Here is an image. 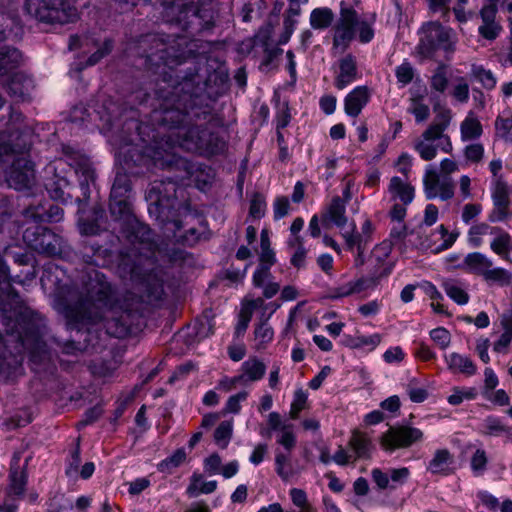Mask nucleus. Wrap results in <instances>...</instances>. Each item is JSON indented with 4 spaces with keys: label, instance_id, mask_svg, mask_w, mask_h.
<instances>
[{
    "label": "nucleus",
    "instance_id": "obj_49",
    "mask_svg": "<svg viewBox=\"0 0 512 512\" xmlns=\"http://www.w3.org/2000/svg\"><path fill=\"white\" fill-rule=\"evenodd\" d=\"M381 341V337L379 334H373L370 336H356V337H347L345 340V344L350 348H361L365 346L371 347L374 349Z\"/></svg>",
    "mask_w": 512,
    "mask_h": 512
},
{
    "label": "nucleus",
    "instance_id": "obj_32",
    "mask_svg": "<svg viewBox=\"0 0 512 512\" xmlns=\"http://www.w3.org/2000/svg\"><path fill=\"white\" fill-rule=\"evenodd\" d=\"M483 127L473 112H469L460 124V135L463 142L473 141L481 137Z\"/></svg>",
    "mask_w": 512,
    "mask_h": 512
},
{
    "label": "nucleus",
    "instance_id": "obj_43",
    "mask_svg": "<svg viewBox=\"0 0 512 512\" xmlns=\"http://www.w3.org/2000/svg\"><path fill=\"white\" fill-rule=\"evenodd\" d=\"M186 457L185 450L183 448H179L172 455L165 458L158 464V470L162 473L171 474L174 469L185 462Z\"/></svg>",
    "mask_w": 512,
    "mask_h": 512
},
{
    "label": "nucleus",
    "instance_id": "obj_50",
    "mask_svg": "<svg viewBox=\"0 0 512 512\" xmlns=\"http://www.w3.org/2000/svg\"><path fill=\"white\" fill-rule=\"evenodd\" d=\"M473 75L477 81H479L482 86L487 90H492L495 88L497 80L491 70H486L483 67H474Z\"/></svg>",
    "mask_w": 512,
    "mask_h": 512
},
{
    "label": "nucleus",
    "instance_id": "obj_59",
    "mask_svg": "<svg viewBox=\"0 0 512 512\" xmlns=\"http://www.w3.org/2000/svg\"><path fill=\"white\" fill-rule=\"evenodd\" d=\"M430 337L442 350L449 347L451 342V335L449 331L443 327H438L431 330Z\"/></svg>",
    "mask_w": 512,
    "mask_h": 512
},
{
    "label": "nucleus",
    "instance_id": "obj_54",
    "mask_svg": "<svg viewBox=\"0 0 512 512\" xmlns=\"http://www.w3.org/2000/svg\"><path fill=\"white\" fill-rule=\"evenodd\" d=\"M488 458L485 450L478 448L471 457L470 466L475 475H482L486 470Z\"/></svg>",
    "mask_w": 512,
    "mask_h": 512
},
{
    "label": "nucleus",
    "instance_id": "obj_33",
    "mask_svg": "<svg viewBox=\"0 0 512 512\" xmlns=\"http://www.w3.org/2000/svg\"><path fill=\"white\" fill-rule=\"evenodd\" d=\"M24 59L22 53L11 47L0 49V74H7L22 65Z\"/></svg>",
    "mask_w": 512,
    "mask_h": 512
},
{
    "label": "nucleus",
    "instance_id": "obj_57",
    "mask_svg": "<svg viewBox=\"0 0 512 512\" xmlns=\"http://www.w3.org/2000/svg\"><path fill=\"white\" fill-rule=\"evenodd\" d=\"M484 433L489 436H497L502 432L506 431L505 425H503L502 421L495 416H488L484 420Z\"/></svg>",
    "mask_w": 512,
    "mask_h": 512
},
{
    "label": "nucleus",
    "instance_id": "obj_51",
    "mask_svg": "<svg viewBox=\"0 0 512 512\" xmlns=\"http://www.w3.org/2000/svg\"><path fill=\"white\" fill-rule=\"evenodd\" d=\"M232 435V424L224 421L219 424L214 432V440L221 448H226Z\"/></svg>",
    "mask_w": 512,
    "mask_h": 512
},
{
    "label": "nucleus",
    "instance_id": "obj_20",
    "mask_svg": "<svg viewBox=\"0 0 512 512\" xmlns=\"http://www.w3.org/2000/svg\"><path fill=\"white\" fill-rule=\"evenodd\" d=\"M371 94L366 86H357L344 99V111L350 117H357L368 104Z\"/></svg>",
    "mask_w": 512,
    "mask_h": 512
},
{
    "label": "nucleus",
    "instance_id": "obj_53",
    "mask_svg": "<svg viewBox=\"0 0 512 512\" xmlns=\"http://www.w3.org/2000/svg\"><path fill=\"white\" fill-rule=\"evenodd\" d=\"M395 76L401 87L408 85L414 77V69L410 62L404 61L396 67Z\"/></svg>",
    "mask_w": 512,
    "mask_h": 512
},
{
    "label": "nucleus",
    "instance_id": "obj_64",
    "mask_svg": "<svg viewBox=\"0 0 512 512\" xmlns=\"http://www.w3.org/2000/svg\"><path fill=\"white\" fill-rule=\"evenodd\" d=\"M431 88L437 92L443 93L448 86V79L443 68H439L431 77Z\"/></svg>",
    "mask_w": 512,
    "mask_h": 512
},
{
    "label": "nucleus",
    "instance_id": "obj_14",
    "mask_svg": "<svg viewBox=\"0 0 512 512\" xmlns=\"http://www.w3.org/2000/svg\"><path fill=\"white\" fill-rule=\"evenodd\" d=\"M493 208L488 214L490 223L507 222L512 218V191L506 181L491 186Z\"/></svg>",
    "mask_w": 512,
    "mask_h": 512
},
{
    "label": "nucleus",
    "instance_id": "obj_39",
    "mask_svg": "<svg viewBox=\"0 0 512 512\" xmlns=\"http://www.w3.org/2000/svg\"><path fill=\"white\" fill-rule=\"evenodd\" d=\"M275 471L277 475L283 480L288 481L295 475V470L292 465L290 452L284 453L277 451L275 454Z\"/></svg>",
    "mask_w": 512,
    "mask_h": 512
},
{
    "label": "nucleus",
    "instance_id": "obj_28",
    "mask_svg": "<svg viewBox=\"0 0 512 512\" xmlns=\"http://www.w3.org/2000/svg\"><path fill=\"white\" fill-rule=\"evenodd\" d=\"M392 272V265H387L381 269H373L369 275L354 280L357 293L376 288L383 278L389 276Z\"/></svg>",
    "mask_w": 512,
    "mask_h": 512
},
{
    "label": "nucleus",
    "instance_id": "obj_45",
    "mask_svg": "<svg viewBox=\"0 0 512 512\" xmlns=\"http://www.w3.org/2000/svg\"><path fill=\"white\" fill-rule=\"evenodd\" d=\"M435 111V120L428 126V128L438 132L439 134H445V131L452 120V111L445 107H441L439 109L435 108Z\"/></svg>",
    "mask_w": 512,
    "mask_h": 512
},
{
    "label": "nucleus",
    "instance_id": "obj_17",
    "mask_svg": "<svg viewBox=\"0 0 512 512\" xmlns=\"http://www.w3.org/2000/svg\"><path fill=\"white\" fill-rule=\"evenodd\" d=\"M77 48H83L87 51H90L92 48L95 49L87 60V65L93 66L111 53L113 49V42L111 39H105L101 42L89 36L81 38L77 35H73L69 39V49L74 50Z\"/></svg>",
    "mask_w": 512,
    "mask_h": 512
},
{
    "label": "nucleus",
    "instance_id": "obj_13",
    "mask_svg": "<svg viewBox=\"0 0 512 512\" xmlns=\"http://www.w3.org/2000/svg\"><path fill=\"white\" fill-rule=\"evenodd\" d=\"M275 261V253L272 249H262L259 257V265L252 277L254 287L262 288L263 296L267 299L274 297L280 290V285L272 280V274L270 272Z\"/></svg>",
    "mask_w": 512,
    "mask_h": 512
},
{
    "label": "nucleus",
    "instance_id": "obj_27",
    "mask_svg": "<svg viewBox=\"0 0 512 512\" xmlns=\"http://www.w3.org/2000/svg\"><path fill=\"white\" fill-rule=\"evenodd\" d=\"M348 446L353 451L354 460L369 458L373 449L371 438L368 434L354 430L349 439Z\"/></svg>",
    "mask_w": 512,
    "mask_h": 512
},
{
    "label": "nucleus",
    "instance_id": "obj_31",
    "mask_svg": "<svg viewBox=\"0 0 512 512\" xmlns=\"http://www.w3.org/2000/svg\"><path fill=\"white\" fill-rule=\"evenodd\" d=\"M20 457L19 455H14L11 468H10V485H9V495H13L16 497L22 496L24 493V489L27 483V475L24 470L18 471Z\"/></svg>",
    "mask_w": 512,
    "mask_h": 512
},
{
    "label": "nucleus",
    "instance_id": "obj_44",
    "mask_svg": "<svg viewBox=\"0 0 512 512\" xmlns=\"http://www.w3.org/2000/svg\"><path fill=\"white\" fill-rule=\"evenodd\" d=\"M408 112L414 115L417 123L426 121L430 116V108L423 102V96H415L410 99Z\"/></svg>",
    "mask_w": 512,
    "mask_h": 512
},
{
    "label": "nucleus",
    "instance_id": "obj_6",
    "mask_svg": "<svg viewBox=\"0 0 512 512\" xmlns=\"http://www.w3.org/2000/svg\"><path fill=\"white\" fill-rule=\"evenodd\" d=\"M459 268L483 278L488 285L508 287L512 285V271L495 267L492 258L481 252L468 253Z\"/></svg>",
    "mask_w": 512,
    "mask_h": 512
},
{
    "label": "nucleus",
    "instance_id": "obj_38",
    "mask_svg": "<svg viewBox=\"0 0 512 512\" xmlns=\"http://www.w3.org/2000/svg\"><path fill=\"white\" fill-rule=\"evenodd\" d=\"M512 112L504 110L495 120V135L506 142L512 143Z\"/></svg>",
    "mask_w": 512,
    "mask_h": 512
},
{
    "label": "nucleus",
    "instance_id": "obj_12",
    "mask_svg": "<svg viewBox=\"0 0 512 512\" xmlns=\"http://www.w3.org/2000/svg\"><path fill=\"white\" fill-rule=\"evenodd\" d=\"M414 149L421 159L431 161L437 156L438 150L450 153L453 150V146L449 135L439 134L427 127L414 142Z\"/></svg>",
    "mask_w": 512,
    "mask_h": 512
},
{
    "label": "nucleus",
    "instance_id": "obj_61",
    "mask_svg": "<svg viewBox=\"0 0 512 512\" xmlns=\"http://www.w3.org/2000/svg\"><path fill=\"white\" fill-rule=\"evenodd\" d=\"M482 213V205L479 203H467L463 206L461 219L465 224H471Z\"/></svg>",
    "mask_w": 512,
    "mask_h": 512
},
{
    "label": "nucleus",
    "instance_id": "obj_46",
    "mask_svg": "<svg viewBox=\"0 0 512 512\" xmlns=\"http://www.w3.org/2000/svg\"><path fill=\"white\" fill-rule=\"evenodd\" d=\"M276 442L281 445L287 452H291L297 443L296 435L294 433L293 424L282 426L276 437Z\"/></svg>",
    "mask_w": 512,
    "mask_h": 512
},
{
    "label": "nucleus",
    "instance_id": "obj_36",
    "mask_svg": "<svg viewBox=\"0 0 512 512\" xmlns=\"http://www.w3.org/2000/svg\"><path fill=\"white\" fill-rule=\"evenodd\" d=\"M342 237L344 238L347 250L350 252L365 253L369 240L364 235L356 232L354 223L351 225V231H345L342 233Z\"/></svg>",
    "mask_w": 512,
    "mask_h": 512
},
{
    "label": "nucleus",
    "instance_id": "obj_21",
    "mask_svg": "<svg viewBox=\"0 0 512 512\" xmlns=\"http://www.w3.org/2000/svg\"><path fill=\"white\" fill-rule=\"evenodd\" d=\"M358 75L355 56L347 54L339 60V72L335 78V87L339 90L346 88L354 82Z\"/></svg>",
    "mask_w": 512,
    "mask_h": 512
},
{
    "label": "nucleus",
    "instance_id": "obj_52",
    "mask_svg": "<svg viewBox=\"0 0 512 512\" xmlns=\"http://www.w3.org/2000/svg\"><path fill=\"white\" fill-rule=\"evenodd\" d=\"M248 395L247 391H240L230 396L225 403L224 413L238 414L241 411V403L246 401Z\"/></svg>",
    "mask_w": 512,
    "mask_h": 512
},
{
    "label": "nucleus",
    "instance_id": "obj_10",
    "mask_svg": "<svg viewBox=\"0 0 512 512\" xmlns=\"http://www.w3.org/2000/svg\"><path fill=\"white\" fill-rule=\"evenodd\" d=\"M23 240L32 250L47 256H56L62 252L63 239L50 229L33 225L23 232Z\"/></svg>",
    "mask_w": 512,
    "mask_h": 512
},
{
    "label": "nucleus",
    "instance_id": "obj_26",
    "mask_svg": "<svg viewBox=\"0 0 512 512\" xmlns=\"http://www.w3.org/2000/svg\"><path fill=\"white\" fill-rule=\"evenodd\" d=\"M447 368L453 373L463 374L465 376H473L477 372V366L472 359L466 355L452 352L444 355Z\"/></svg>",
    "mask_w": 512,
    "mask_h": 512
},
{
    "label": "nucleus",
    "instance_id": "obj_63",
    "mask_svg": "<svg viewBox=\"0 0 512 512\" xmlns=\"http://www.w3.org/2000/svg\"><path fill=\"white\" fill-rule=\"evenodd\" d=\"M265 210H266L265 199L260 194L254 195V197L251 199V202H250V209H249L250 216L253 218H256V219H260L261 217L264 216Z\"/></svg>",
    "mask_w": 512,
    "mask_h": 512
},
{
    "label": "nucleus",
    "instance_id": "obj_4",
    "mask_svg": "<svg viewBox=\"0 0 512 512\" xmlns=\"http://www.w3.org/2000/svg\"><path fill=\"white\" fill-rule=\"evenodd\" d=\"M131 186L125 177H117L113 183L110 193V213L116 221L123 222L128 227L129 234L141 244H147L152 248V231L150 228L140 222L132 213L131 203L129 201V192Z\"/></svg>",
    "mask_w": 512,
    "mask_h": 512
},
{
    "label": "nucleus",
    "instance_id": "obj_41",
    "mask_svg": "<svg viewBox=\"0 0 512 512\" xmlns=\"http://www.w3.org/2000/svg\"><path fill=\"white\" fill-rule=\"evenodd\" d=\"M274 331L269 323L259 322L254 330L255 349L262 350L273 340Z\"/></svg>",
    "mask_w": 512,
    "mask_h": 512
},
{
    "label": "nucleus",
    "instance_id": "obj_23",
    "mask_svg": "<svg viewBox=\"0 0 512 512\" xmlns=\"http://www.w3.org/2000/svg\"><path fill=\"white\" fill-rule=\"evenodd\" d=\"M490 241V250L505 261H512L511 249H512V237L511 235L502 229L496 227Z\"/></svg>",
    "mask_w": 512,
    "mask_h": 512
},
{
    "label": "nucleus",
    "instance_id": "obj_62",
    "mask_svg": "<svg viewBox=\"0 0 512 512\" xmlns=\"http://www.w3.org/2000/svg\"><path fill=\"white\" fill-rule=\"evenodd\" d=\"M291 120L289 105L287 102L279 103L278 110L275 116L277 130L284 129L288 126Z\"/></svg>",
    "mask_w": 512,
    "mask_h": 512
},
{
    "label": "nucleus",
    "instance_id": "obj_37",
    "mask_svg": "<svg viewBox=\"0 0 512 512\" xmlns=\"http://www.w3.org/2000/svg\"><path fill=\"white\" fill-rule=\"evenodd\" d=\"M392 248L393 242L391 240H384L373 248L371 260L375 262L374 269H381L387 265L394 267V262L388 261Z\"/></svg>",
    "mask_w": 512,
    "mask_h": 512
},
{
    "label": "nucleus",
    "instance_id": "obj_22",
    "mask_svg": "<svg viewBox=\"0 0 512 512\" xmlns=\"http://www.w3.org/2000/svg\"><path fill=\"white\" fill-rule=\"evenodd\" d=\"M388 193L392 201L409 205L414 200L415 188L401 177L393 176L389 181Z\"/></svg>",
    "mask_w": 512,
    "mask_h": 512
},
{
    "label": "nucleus",
    "instance_id": "obj_9",
    "mask_svg": "<svg viewBox=\"0 0 512 512\" xmlns=\"http://www.w3.org/2000/svg\"><path fill=\"white\" fill-rule=\"evenodd\" d=\"M132 279L139 280L149 297L159 299L163 293V271L150 258L139 257L129 269Z\"/></svg>",
    "mask_w": 512,
    "mask_h": 512
},
{
    "label": "nucleus",
    "instance_id": "obj_40",
    "mask_svg": "<svg viewBox=\"0 0 512 512\" xmlns=\"http://www.w3.org/2000/svg\"><path fill=\"white\" fill-rule=\"evenodd\" d=\"M75 173L79 176L81 189L86 194L90 182L95 179V171L87 159H80L75 166Z\"/></svg>",
    "mask_w": 512,
    "mask_h": 512
},
{
    "label": "nucleus",
    "instance_id": "obj_56",
    "mask_svg": "<svg viewBox=\"0 0 512 512\" xmlns=\"http://www.w3.org/2000/svg\"><path fill=\"white\" fill-rule=\"evenodd\" d=\"M484 152V146L481 143H473L464 148L463 154L466 161L470 163H479L484 157Z\"/></svg>",
    "mask_w": 512,
    "mask_h": 512
},
{
    "label": "nucleus",
    "instance_id": "obj_29",
    "mask_svg": "<svg viewBox=\"0 0 512 512\" xmlns=\"http://www.w3.org/2000/svg\"><path fill=\"white\" fill-rule=\"evenodd\" d=\"M64 165L65 163L61 159L56 160L47 166V171L56 173L57 169ZM55 176L57 178L56 180H52L46 183V189L52 199L64 201L65 199L63 188L68 185V182L62 176L57 174H55Z\"/></svg>",
    "mask_w": 512,
    "mask_h": 512
},
{
    "label": "nucleus",
    "instance_id": "obj_30",
    "mask_svg": "<svg viewBox=\"0 0 512 512\" xmlns=\"http://www.w3.org/2000/svg\"><path fill=\"white\" fill-rule=\"evenodd\" d=\"M496 227L487 222L473 223L467 232V243L473 248H480L485 243V237L491 236Z\"/></svg>",
    "mask_w": 512,
    "mask_h": 512
},
{
    "label": "nucleus",
    "instance_id": "obj_34",
    "mask_svg": "<svg viewBox=\"0 0 512 512\" xmlns=\"http://www.w3.org/2000/svg\"><path fill=\"white\" fill-rule=\"evenodd\" d=\"M442 288L448 297L459 305H465L469 301V294L463 282L456 279H446L442 282Z\"/></svg>",
    "mask_w": 512,
    "mask_h": 512
},
{
    "label": "nucleus",
    "instance_id": "obj_25",
    "mask_svg": "<svg viewBox=\"0 0 512 512\" xmlns=\"http://www.w3.org/2000/svg\"><path fill=\"white\" fill-rule=\"evenodd\" d=\"M239 375L243 379L244 387L260 381L266 373L265 363L257 357H250L241 364Z\"/></svg>",
    "mask_w": 512,
    "mask_h": 512
},
{
    "label": "nucleus",
    "instance_id": "obj_47",
    "mask_svg": "<svg viewBox=\"0 0 512 512\" xmlns=\"http://www.w3.org/2000/svg\"><path fill=\"white\" fill-rule=\"evenodd\" d=\"M64 211L58 205H51L47 211L44 213H33L28 210L26 215L34 219L35 222H59L63 218Z\"/></svg>",
    "mask_w": 512,
    "mask_h": 512
},
{
    "label": "nucleus",
    "instance_id": "obj_15",
    "mask_svg": "<svg viewBox=\"0 0 512 512\" xmlns=\"http://www.w3.org/2000/svg\"><path fill=\"white\" fill-rule=\"evenodd\" d=\"M22 346L28 350L30 360L33 364H43L50 362L51 351L44 340V334L39 326L30 323L24 332L20 335Z\"/></svg>",
    "mask_w": 512,
    "mask_h": 512
},
{
    "label": "nucleus",
    "instance_id": "obj_35",
    "mask_svg": "<svg viewBox=\"0 0 512 512\" xmlns=\"http://www.w3.org/2000/svg\"><path fill=\"white\" fill-rule=\"evenodd\" d=\"M335 19L334 12L329 7H318L311 11L309 23L312 29L325 30Z\"/></svg>",
    "mask_w": 512,
    "mask_h": 512
},
{
    "label": "nucleus",
    "instance_id": "obj_1",
    "mask_svg": "<svg viewBox=\"0 0 512 512\" xmlns=\"http://www.w3.org/2000/svg\"><path fill=\"white\" fill-rule=\"evenodd\" d=\"M181 79L169 84L171 90L166 95H159L163 102L159 109L154 110L152 120L156 128L141 123L138 129L140 144L137 145L140 159L144 165H152L160 169L184 170L191 174L192 166L177 150L213 156L224 152L225 140L218 134L197 125L199 120H208L211 108L202 104L203 91L201 78L197 72L183 76L182 70L176 72Z\"/></svg>",
    "mask_w": 512,
    "mask_h": 512
},
{
    "label": "nucleus",
    "instance_id": "obj_5",
    "mask_svg": "<svg viewBox=\"0 0 512 512\" xmlns=\"http://www.w3.org/2000/svg\"><path fill=\"white\" fill-rule=\"evenodd\" d=\"M137 48V54L145 58L146 64L156 66L157 70L161 65L174 70L187 60L184 53H178L174 46H167L164 40L156 34L142 36L138 41Z\"/></svg>",
    "mask_w": 512,
    "mask_h": 512
},
{
    "label": "nucleus",
    "instance_id": "obj_11",
    "mask_svg": "<svg viewBox=\"0 0 512 512\" xmlns=\"http://www.w3.org/2000/svg\"><path fill=\"white\" fill-rule=\"evenodd\" d=\"M424 433L421 429L409 425L391 426L380 438L381 447L388 452L397 449L409 448L423 441Z\"/></svg>",
    "mask_w": 512,
    "mask_h": 512
},
{
    "label": "nucleus",
    "instance_id": "obj_16",
    "mask_svg": "<svg viewBox=\"0 0 512 512\" xmlns=\"http://www.w3.org/2000/svg\"><path fill=\"white\" fill-rule=\"evenodd\" d=\"M424 193L427 199L440 198L447 201L454 196V182L450 177L440 176L436 169L429 165L423 176Z\"/></svg>",
    "mask_w": 512,
    "mask_h": 512
},
{
    "label": "nucleus",
    "instance_id": "obj_42",
    "mask_svg": "<svg viewBox=\"0 0 512 512\" xmlns=\"http://www.w3.org/2000/svg\"><path fill=\"white\" fill-rule=\"evenodd\" d=\"M217 488V482L215 480L212 481H202L201 475H193L192 482L187 488V493L190 496H198L199 494H210L214 492Z\"/></svg>",
    "mask_w": 512,
    "mask_h": 512
},
{
    "label": "nucleus",
    "instance_id": "obj_60",
    "mask_svg": "<svg viewBox=\"0 0 512 512\" xmlns=\"http://www.w3.org/2000/svg\"><path fill=\"white\" fill-rule=\"evenodd\" d=\"M501 30L502 27L497 22H482L478 28L479 34L487 40H495L499 36Z\"/></svg>",
    "mask_w": 512,
    "mask_h": 512
},
{
    "label": "nucleus",
    "instance_id": "obj_3",
    "mask_svg": "<svg viewBox=\"0 0 512 512\" xmlns=\"http://www.w3.org/2000/svg\"><path fill=\"white\" fill-rule=\"evenodd\" d=\"M375 21V15L360 16L353 7L342 1L339 17L332 29L333 49L344 52L355 39L361 44L370 43L375 36Z\"/></svg>",
    "mask_w": 512,
    "mask_h": 512
},
{
    "label": "nucleus",
    "instance_id": "obj_8",
    "mask_svg": "<svg viewBox=\"0 0 512 512\" xmlns=\"http://www.w3.org/2000/svg\"><path fill=\"white\" fill-rule=\"evenodd\" d=\"M24 9L33 18L46 23L65 24L78 16L69 0H26Z\"/></svg>",
    "mask_w": 512,
    "mask_h": 512
},
{
    "label": "nucleus",
    "instance_id": "obj_19",
    "mask_svg": "<svg viewBox=\"0 0 512 512\" xmlns=\"http://www.w3.org/2000/svg\"><path fill=\"white\" fill-rule=\"evenodd\" d=\"M321 220L325 227L334 224L340 229L344 228L348 222L345 201L340 196L333 197L322 213Z\"/></svg>",
    "mask_w": 512,
    "mask_h": 512
},
{
    "label": "nucleus",
    "instance_id": "obj_7",
    "mask_svg": "<svg viewBox=\"0 0 512 512\" xmlns=\"http://www.w3.org/2000/svg\"><path fill=\"white\" fill-rule=\"evenodd\" d=\"M417 52L424 58H431L436 51L446 52L455 50L456 36L451 28L444 27L436 21L424 23L419 30Z\"/></svg>",
    "mask_w": 512,
    "mask_h": 512
},
{
    "label": "nucleus",
    "instance_id": "obj_18",
    "mask_svg": "<svg viewBox=\"0 0 512 512\" xmlns=\"http://www.w3.org/2000/svg\"><path fill=\"white\" fill-rule=\"evenodd\" d=\"M454 456L446 448L437 449L426 466V471L435 476H448L454 472Z\"/></svg>",
    "mask_w": 512,
    "mask_h": 512
},
{
    "label": "nucleus",
    "instance_id": "obj_2",
    "mask_svg": "<svg viewBox=\"0 0 512 512\" xmlns=\"http://www.w3.org/2000/svg\"><path fill=\"white\" fill-rule=\"evenodd\" d=\"M62 313L69 329L80 332L87 325L104 321L110 335L123 338L131 332L135 314L116 301L115 290L106 276L97 270L87 273L83 292L74 301L71 296Z\"/></svg>",
    "mask_w": 512,
    "mask_h": 512
},
{
    "label": "nucleus",
    "instance_id": "obj_55",
    "mask_svg": "<svg viewBox=\"0 0 512 512\" xmlns=\"http://www.w3.org/2000/svg\"><path fill=\"white\" fill-rule=\"evenodd\" d=\"M307 403V393L302 389H298L294 392L293 401L290 407V418L297 419L300 412L305 409Z\"/></svg>",
    "mask_w": 512,
    "mask_h": 512
},
{
    "label": "nucleus",
    "instance_id": "obj_58",
    "mask_svg": "<svg viewBox=\"0 0 512 512\" xmlns=\"http://www.w3.org/2000/svg\"><path fill=\"white\" fill-rule=\"evenodd\" d=\"M352 294H357L354 281H349L337 287L331 288L329 291V298L336 300L348 297Z\"/></svg>",
    "mask_w": 512,
    "mask_h": 512
},
{
    "label": "nucleus",
    "instance_id": "obj_48",
    "mask_svg": "<svg viewBox=\"0 0 512 512\" xmlns=\"http://www.w3.org/2000/svg\"><path fill=\"white\" fill-rule=\"evenodd\" d=\"M81 464L80 445L77 442L76 447L70 452L66 460L65 474L70 479H77Z\"/></svg>",
    "mask_w": 512,
    "mask_h": 512
},
{
    "label": "nucleus",
    "instance_id": "obj_24",
    "mask_svg": "<svg viewBox=\"0 0 512 512\" xmlns=\"http://www.w3.org/2000/svg\"><path fill=\"white\" fill-rule=\"evenodd\" d=\"M4 88L16 101H24L33 88V81L23 73H15Z\"/></svg>",
    "mask_w": 512,
    "mask_h": 512
}]
</instances>
